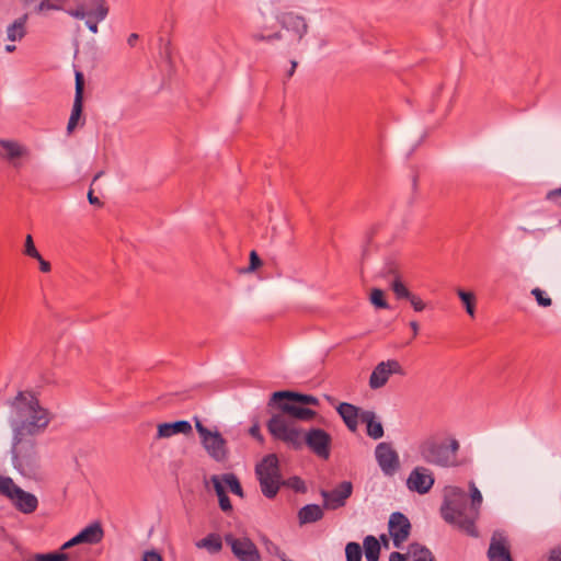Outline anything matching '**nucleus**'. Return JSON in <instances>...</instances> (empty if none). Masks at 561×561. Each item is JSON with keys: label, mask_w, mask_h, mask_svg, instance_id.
<instances>
[{"label": "nucleus", "mask_w": 561, "mask_h": 561, "mask_svg": "<svg viewBox=\"0 0 561 561\" xmlns=\"http://www.w3.org/2000/svg\"><path fill=\"white\" fill-rule=\"evenodd\" d=\"M266 427L274 439L287 444L294 450H300L306 444L319 458L327 460L330 457L332 437L322 428L312 427L302 436V432L295 426L294 422L283 414L272 415Z\"/></svg>", "instance_id": "obj_1"}, {"label": "nucleus", "mask_w": 561, "mask_h": 561, "mask_svg": "<svg viewBox=\"0 0 561 561\" xmlns=\"http://www.w3.org/2000/svg\"><path fill=\"white\" fill-rule=\"evenodd\" d=\"M9 424L13 435L36 436L43 433L51 421L50 412L41 405L34 392L24 390L8 402Z\"/></svg>", "instance_id": "obj_2"}, {"label": "nucleus", "mask_w": 561, "mask_h": 561, "mask_svg": "<svg viewBox=\"0 0 561 561\" xmlns=\"http://www.w3.org/2000/svg\"><path fill=\"white\" fill-rule=\"evenodd\" d=\"M460 444L456 438H439L431 436L419 444L417 451L421 459L439 468L459 466L458 451Z\"/></svg>", "instance_id": "obj_3"}, {"label": "nucleus", "mask_w": 561, "mask_h": 561, "mask_svg": "<svg viewBox=\"0 0 561 561\" xmlns=\"http://www.w3.org/2000/svg\"><path fill=\"white\" fill-rule=\"evenodd\" d=\"M36 436H12V462L14 468L30 479L41 474L42 461L37 447Z\"/></svg>", "instance_id": "obj_4"}, {"label": "nucleus", "mask_w": 561, "mask_h": 561, "mask_svg": "<svg viewBox=\"0 0 561 561\" xmlns=\"http://www.w3.org/2000/svg\"><path fill=\"white\" fill-rule=\"evenodd\" d=\"M469 510L466 492L454 486L442 506V516L447 523L457 525L467 535L477 537L478 530L474 524L477 517Z\"/></svg>", "instance_id": "obj_5"}, {"label": "nucleus", "mask_w": 561, "mask_h": 561, "mask_svg": "<svg viewBox=\"0 0 561 561\" xmlns=\"http://www.w3.org/2000/svg\"><path fill=\"white\" fill-rule=\"evenodd\" d=\"M255 477L262 494L266 499H274L283 486L278 457L275 454L264 456L255 466Z\"/></svg>", "instance_id": "obj_6"}, {"label": "nucleus", "mask_w": 561, "mask_h": 561, "mask_svg": "<svg viewBox=\"0 0 561 561\" xmlns=\"http://www.w3.org/2000/svg\"><path fill=\"white\" fill-rule=\"evenodd\" d=\"M195 428L208 455L216 461H225L228 457V449L222 435L218 431L211 432L205 427L198 417H195Z\"/></svg>", "instance_id": "obj_7"}, {"label": "nucleus", "mask_w": 561, "mask_h": 561, "mask_svg": "<svg viewBox=\"0 0 561 561\" xmlns=\"http://www.w3.org/2000/svg\"><path fill=\"white\" fill-rule=\"evenodd\" d=\"M385 274H392L394 276L390 286L397 299L409 300L416 312H421L425 309V302L419 296L412 294L402 283L394 263L387 264L385 267Z\"/></svg>", "instance_id": "obj_8"}, {"label": "nucleus", "mask_w": 561, "mask_h": 561, "mask_svg": "<svg viewBox=\"0 0 561 561\" xmlns=\"http://www.w3.org/2000/svg\"><path fill=\"white\" fill-rule=\"evenodd\" d=\"M225 541L230 546L233 556L238 560L261 561L259 549L250 538H237L232 534H227L225 536Z\"/></svg>", "instance_id": "obj_9"}, {"label": "nucleus", "mask_w": 561, "mask_h": 561, "mask_svg": "<svg viewBox=\"0 0 561 561\" xmlns=\"http://www.w3.org/2000/svg\"><path fill=\"white\" fill-rule=\"evenodd\" d=\"M391 375L404 376L405 371L397 359L380 362L371 371L369 387L374 390L383 387Z\"/></svg>", "instance_id": "obj_10"}, {"label": "nucleus", "mask_w": 561, "mask_h": 561, "mask_svg": "<svg viewBox=\"0 0 561 561\" xmlns=\"http://www.w3.org/2000/svg\"><path fill=\"white\" fill-rule=\"evenodd\" d=\"M375 457L382 473L392 477L400 468V459L390 443H379L375 449Z\"/></svg>", "instance_id": "obj_11"}, {"label": "nucleus", "mask_w": 561, "mask_h": 561, "mask_svg": "<svg viewBox=\"0 0 561 561\" xmlns=\"http://www.w3.org/2000/svg\"><path fill=\"white\" fill-rule=\"evenodd\" d=\"M388 529L392 538L393 546L396 548H401L403 542L407 541L410 536L411 523L403 513L394 512L389 517Z\"/></svg>", "instance_id": "obj_12"}, {"label": "nucleus", "mask_w": 561, "mask_h": 561, "mask_svg": "<svg viewBox=\"0 0 561 561\" xmlns=\"http://www.w3.org/2000/svg\"><path fill=\"white\" fill-rule=\"evenodd\" d=\"M433 472L425 467H415L409 474L407 486L419 494L427 493L434 485Z\"/></svg>", "instance_id": "obj_13"}, {"label": "nucleus", "mask_w": 561, "mask_h": 561, "mask_svg": "<svg viewBox=\"0 0 561 561\" xmlns=\"http://www.w3.org/2000/svg\"><path fill=\"white\" fill-rule=\"evenodd\" d=\"M11 500L14 507L23 514H32L37 510L38 500L37 497L21 489L19 485L13 483L10 495H7Z\"/></svg>", "instance_id": "obj_14"}, {"label": "nucleus", "mask_w": 561, "mask_h": 561, "mask_svg": "<svg viewBox=\"0 0 561 561\" xmlns=\"http://www.w3.org/2000/svg\"><path fill=\"white\" fill-rule=\"evenodd\" d=\"M353 485L348 481L341 482L332 491H321L325 508L336 510L345 505V501L352 495Z\"/></svg>", "instance_id": "obj_15"}, {"label": "nucleus", "mask_w": 561, "mask_h": 561, "mask_svg": "<svg viewBox=\"0 0 561 561\" xmlns=\"http://www.w3.org/2000/svg\"><path fill=\"white\" fill-rule=\"evenodd\" d=\"M108 11V7H104L102 3L93 12L89 13L81 10H65L70 16L77 20H84L87 27L94 34L98 33V24L106 19Z\"/></svg>", "instance_id": "obj_16"}, {"label": "nucleus", "mask_w": 561, "mask_h": 561, "mask_svg": "<svg viewBox=\"0 0 561 561\" xmlns=\"http://www.w3.org/2000/svg\"><path fill=\"white\" fill-rule=\"evenodd\" d=\"M76 92L75 100L71 110V114L68 121L67 130L68 133H72V130L78 125V122L82 115L83 111V91H84V78L83 75L79 71L76 72Z\"/></svg>", "instance_id": "obj_17"}, {"label": "nucleus", "mask_w": 561, "mask_h": 561, "mask_svg": "<svg viewBox=\"0 0 561 561\" xmlns=\"http://www.w3.org/2000/svg\"><path fill=\"white\" fill-rule=\"evenodd\" d=\"M277 20L283 28L293 32L297 36V42H300L308 32L305 18L293 12L283 13L277 16Z\"/></svg>", "instance_id": "obj_18"}, {"label": "nucleus", "mask_w": 561, "mask_h": 561, "mask_svg": "<svg viewBox=\"0 0 561 561\" xmlns=\"http://www.w3.org/2000/svg\"><path fill=\"white\" fill-rule=\"evenodd\" d=\"M289 401L293 403H300V404H309V405H318L319 400L311 396V394H304L298 393L294 391H276L272 394L268 401V405H274V403H278L280 401Z\"/></svg>", "instance_id": "obj_19"}, {"label": "nucleus", "mask_w": 561, "mask_h": 561, "mask_svg": "<svg viewBox=\"0 0 561 561\" xmlns=\"http://www.w3.org/2000/svg\"><path fill=\"white\" fill-rule=\"evenodd\" d=\"M271 408H276L280 410L284 414H288L295 420L301 421H310L316 417L317 412L309 408L298 407L289 401H280L278 403H274V405H270Z\"/></svg>", "instance_id": "obj_20"}, {"label": "nucleus", "mask_w": 561, "mask_h": 561, "mask_svg": "<svg viewBox=\"0 0 561 561\" xmlns=\"http://www.w3.org/2000/svg\"><path fill=\"white\" fill-rule=\"evenodd\" d=\"M489 561H513L510 547L505 537L496 538L494 535L488 549Z\"/></svg>", "instance_id": "obj_21"}, {"label": "nucleus", "mask_w": 561, "mask_h": 561, "mask_svg": "<svg viewBox=\"0 0 561 561\" xmlns=\"http://www.w3.org/2000/svg\"><path fill=\"white\" fill-rule=\"evenodd\" d=\"M192 433V425L188 421L180 420L158 425L156 439L169 438L176 434L188 435Z\"/></svg>", "instance_id": "obj_22"}, {"label": "nucleus", "mask_w": 561, "mask_h": 561, "mask_svg": "<svg viewBox=\"0 0 561 561\" xmlns=\"http://www.w3.org/2000/svg\"><path fill=\"white\" fill-rule=\"evenodd\" d=\"M360 410L356 405L347 402H341L336 407V412L343 420L344 424L351 432H356L358 426V420H360Z\"/></svg>", "instance_id": "obj_23"}, {"label": "nucleus", "mask_w": 561, "mask_h": 561, "mask_svg": "<svg viewBox=\"0 0 561 561\" xmlns=\"http://www.w3.org/2000/svg\"><path fill=\"white\" fill-rule=\"evenodd\" d=\"M360 422L366 424L367 435L373 439H379L383 436L385 431L380 421H377L376 413L370 410L360 412Z\"/></svg>", "instance_id": "obj_24"}, {"label": "nucleus", "mask_w": 561, "mask_h": 561, "mask_svg": "<svg viewBox=\"0 0 561 561\" xmlns=\"http://www.w3.org/2000/svg\"><path fill=\"white\" fill-rule=\"evenodd\" d=\"M0 147L4 150L2 157L13 162L15 167L16 159L28 154V149L15 140L0 139Z\"/></svg>", "instance_id": "obj_25"}, {"label": "nucleus", "mask_w": 561, "mask_h": 561, "mask_svg": "<svg viewBox=\"0 0 561 561\" xmlns=\"http://www.w3.org/2000/svg\"><path fill=\"white\" fill-rule=\"evenodd\" d=\"M81 543L95 545L104 537V530L99 522H94L77 534Z\"/></svg>", "instance_id": "obj_26"}, {"label": "nucleus", "mask_w": 561, "mask_h": 561, "mask_svg": "<svg viewBox=\"0 0 561 561\" xmlns=\"http://www.w3.org/2000/svg\"><path fill=\"white\" fill-rule=\"evenodd\" d=\"M28 20V14L24 13L16 20H14L7 27V38L11 42L21 41L26 35V22Z\"/></svg>", "instance_id": "obj_27"}, {"label": "nucleus", "mask_w": 561, "mask_h": 561, "mask_svg": "<svg viewBox=\"0 0 561 561\" xmlns=\"http://www.w3.org/2000/svg\"><path fill=\"white\" fill-rule=\"evenodd\" d=\"M323 517V511L318 504H307L298 512L300 524H310L320 520Z\"/></svg>", "instance_id": "obj_28"}, {"label": "nucleus", "mask_w": 561, "mask_h": 561, "mask_svg": "<svg viewBox=\"0 0 561 561\" xmlns=\"http://www.w3.org/2000/svg\"><path fill=\"white\" fill-rule=\"evenodd\" d=\"M364 552L367 561H378L380 558L381 546L377 538L368 535L363 541Z\"/></svg>", "instance_id": "obj_29"}, {"label": "nucleus", "mask_w": 561, "mask_h": 561, "mask_svg": "<svg viewBox=\"0 0 561 561\" xmlns=\"http://www.w3.org/2000/svg\"><path fill=\"white\" fill-rule=\"evenodd\" d=\"M197 548H204L209 553H218L222 549V540L218 534H209L196 542Z\"/></svg>", "instance_id": "obj_30"}, {"label": "nucleus", "mask_w": 561, "mask_h": 561, "mask_svg": "<svg viewBox=\"0 0 561 561\" xmlns=\"http://www.w3.org/2000/svg\"><path fill=\"white\" fill-rule=\"evenodd\" d=\"M409 553L412 556V561H435L432 551L419 542L409 545Z\"/></svg>", "instance_id": "obj_31"}, {"label": "nucleus", "mask_w": 561, "mask_h": 561, "mask_svg": "<svg viewBox=\"0 0 561 561\" xmlns=\"http://www.w3.org/2000/svg\"><path fill=\"white\" fill-rule=\"evenodd\" d=\"M211 482L214 484L215 492L218 496L219 506L224 512H230L232 510V505L229 496L227 495L220 479L217 476H213Z\"/></svg>", "instance_id": "obj_32"}, {"label": "nucleus", "mask_w": 561, "mask_h": 561, "mask_svg": "<svg viewBox=\"0 0 561 561\" xmlns=\"http://www.w3.org/2000/svg\"><path fill=\"white\" fill-rule=\"evenodd\" d=\"M470 489V497H471V505H470V512H472V515L478 517L479 516V510L482 504V494L479 491V489L476 486L474 482L469 483Z\"/></svg>", "instance_id": "obj_33"}, {"label": "nucleus", "mask_w": 561, "mask_h": 561, "mask_svg": "<svg viewBox=\"0 0 561 561\" xmlns=\"http://www.w3.org/2000/svg\"><path fill=\"white\" fill-rule=\"evenodd\" d=\"M458 297L462 301V304L466 307V311L470 317H474L476 312V297L472 293L465 291L462 289H459L457 291Z\"/></svg>", "instance_id": "obj_34"}, {"label": "nucleus", "mask_w": 561, "mask_h": 561, "mask_svg": "<svg viewBox=\"0 0 561 561\" xmlns=\"http://www.w3.org/2000/svg\"><path fill=\"white\" fill-rule=\"evenodd\" d=\"M65 0H42L35 8L37 13L62 10Z\"/></svg>", "instance_id": "obj_35"}, {"label": "nucleus", "mask_w": 561, "mask_h": 561, "mask_svg": "<svg viewBox=\"0 0 561 561\" xmlns=\"http://www.w3.org/2000/svg\"><path fill=\"white\" fill-rule=\"evenodd\" d=\"M346 561H362L363 550L359 543L351 541L345 546Z\"/></svg>", "instance_id": "obj_36"}, {"label": "nucleus", "mask_w": 561, "mask_h": 561, "mask_svg": "<svg viewBox=\"0 0 561 561\" xmlns=\"http://www.w3.org/2000/svg\"><path fill=\"white\" fill-rule=\"evenodd\" d=\"M222 480L228 485V488L230 489V491L233 494H236V495H238L240 497H243V490H242L240 481L236 477V474H233V473H225L222 476Z\"/></svg>", "instance_id": "obj_37"}, {"label": "nucleus", "mask_w": 561, "mask_h": 561, "mask_svg": "<svg viewBox=\"0 0 561 561\" xmlns=\"http://www.w3.org/2000/svg\"><path fill=\"white\" fill-rule=\"evenodd\" d=\"M30 561H69V554L62 551L37 553Z\"/></svg>", "instance_id": "obj_38"}, {"label": "nucleus", "mask_w": 561, "mask_h": 561, "mask_svg": "<svg viewBox=\"0 0 561 561\" xmlns=\"http://www.w3.org/2000/svg\"><path fill=\"white\" fill-rule=\"evenodd\" d=\"M283 486H287L298 493H305L307 491L305 481L297 476L290 477L286 480L283 479Z\"/></svg>", "instance_id": "obj_39"}, {"label": "nucleus", "mask_w": 561, "mask_h": 561, "mask_svg": "<svg viewBox=\"0 0 561 561\" xmlns=\"http://www.w3.org/2000/svg\"><path fill=\"white\" fill-rule=\"evenodd\" d=\"M100 3H102L104 7H108L106 0H82L78 2L76 8L72 10H81L89 13L93 12Z\"/></svg>", "instance_id": "obj_40"}, {"label": "nucleus", "mask_w": 561, "mask_h": 561, "mask_svg": "<svg viewBox=\"0 0 561 561\" xmlns=\"http://www.w3.org/2000/svg\"><path fill=\"white\" fill-rule=\"evenodd\" d=\"M371 304L380 309H388L389 305L385 298V294L381 289L374 288L370 294Z\"/></svg>", "instance_id": "obj_41"}, {"label": "nucleus", "mask_w": 561, "mask_h": 561, "mask_svg": "<svg viewBox=\"0 0 561 561\" xmlns=\"http://www.w3.org/2000/svg\"><path fill=\"white\" fill-rule=\"evenodd\" d=\"M23 253L32 259H41V253L37 251L31 234L25 238Z\"/></svg>", "instance_id": "obj_42"}, {"label": "nucleus", "mask_w": 561, "mask_h": 561, "mask_svg": "<svg viewBox=\"0 0 561 561\" xmlns=\"http://www.w3.org/2000/svg\"><path fill=\"white\" fill-rule=\"evenodd\" d=\"M252 39L254 42H273V41H279L283 38V35L280 32H275L272 34L265 35L263 32L253 33L251 35Z\"/></svg>", "instance_id": "obj_43"}, {"label": "nucleus", "mask_w": 561, "mask_h": 561, "mask_svg": "<svg viewBox=\"0 0 561 561\" xmlns=\"http://www.w3.org/2000/svg\"><path fill=\"white\" fill-rule=\"evenodd\" d=\"M531 295L536 298L537 304L541 307H549L552 304L551 298L546 296V293L538 287L531 290Z\"/></svg>", "instance_id": "obj_44"}, {"label": "nucleus", "mask_w": 561, "mask_h": 561, "mask_svg": "<svg viewBox=\"0 0 561 561\" xmlns=\"http://www.w3.org/2000/svg\"><path fill=\"white\" fill-rule=\"evenodd\" d=\"M14 481L10 477L0 476V494L5 496L10 495V490Z\"/></svg>", "instance_id": "obj_45"}, {"label": "nucleus", "mask_w": 561, "mask_h": 561, "mask_svg": "<svg viewBox=\"0 0 561 561\" xmlns=\"http://www.w3.org/2000/svg\"><path fill=\"white\" fill-rule=\"evenodd\" d=\"M261 265H262V260L260 259L257 253L255 251H251V253H250V264H249V267L247 268V272H253L257 267H260Z\"/></svg>", "instance_id": "obj_46"}, {"label": "nucleus", "mask_w": 561, "mask_h": 561, "mask_svg": "<svg viewBox=\"0 0 561 561\" xmlns=\"http://www.w3.org/2000/svg\"><path fill=\"white\" fill-rule=\"evenodd\" d=\"M546 198L558 206H561V186L559 188L549 191Z\"/></svg>", "instance_id": "obj_47"}, {"label": "nucleus", "mask_w": 561, "mask_h": 561, "mask_svg": "<svg viewBox=\"0 0 561 561\" xmlns=\"http://www.w3.org/2000/svg\"><path fill=\"white\" fill-rule=\"evenodd\" d=\"M142 561H162V557L158 551L149 550L144 553Z\"/></svg>", "instance_id": "obj_48"}, {"label": "nucleus", "mask_w": 561, "mask_h": 561, "mask_svg": "<svg viewBox=\"0 0 561 561\" xmlns=\"http://www.w3.org/2000/svg\"><path fill=\"white\" fill-rule=\"evenodd\" d=\"M249 433L252 437H254L255 439H257L259 442H263V436L261 434V430H260V426L259 424H254L250 427L249 430Z\"/></svg>", "instance_id": "obj_49"}, {"label": "nucleus", "mask_w": 561, "mask_h": 561, "mask_svg": "<svg viewBox=\"0 0 561 561\" xmlns=\"http://www.w3.org/2000/svg\"><path fill=\"white\" fill-rule=\"evenodd\" d=\"M81 543V541L79 540V537L78 535H76L75 537H72L70 540L66 541L61 548H60V551H64V550H67L76 545H79Z\"/></svg>", "instance_id": "obj_50"}, {"label": "nucleus", "mask_w": 561, "mask_h": 561, "mask_svg": "<svg viewBox=\"0 0 561 561\" xmlns=\"http://www.w3.org/2000/svg\"><path fill=\"white\" fill-rule=\"evenodd\" d=\"M88 201L91 205H94L98 207H101L103 205L102 202L100 201V198L94 195L92 188H90V191L88 192Z\"/></svg>", "instance_id": "obj_51"}, {"label": "nucleus", "mask_w": 561, "mask_h": 561, "mask_svg": "<svg viewBox=\"0 0 561 561\" xmlns=\"http://www.w3.org/2000/svg\"><path fill=\"white\" fill-rule=\"evenodd\" d=\"M39 263V270L43 273H48L51 270V265L48 261L44 260V257L41 255V259H36Z\"/></svg>", "instance_id": "obj_52"}, {"label": "nucleus", "mask_w": 561, "mask_h": 561, "mask_svg": "<svg viewBox=\"0 0 561 561\" xmlns=\"http://www.w3.org/2000/svg\"><path fill=\"white\" fill-rule=\"evenodd\" d=\"M548 561H561V549H552L549 552Z\"/></svg>", "instance_id": "obj_53"}, {"label": "nucleus", "mask_w": 561, "mask_h": 561, "mask_svg": "<svg viewBox=\"0 0 561 561\" xmlns=\"http://www.w3.org/2000/svg\"><path fill=\"white\" fill-rule=\"evenodd\" d=\"M389 561H407V556L401 552L393 551L389 556Z\"/></svg>", "instance_id": "obj_54"}, {"label": "nucleus", "mask_w": 561, "mask_h": 561, "mask_svg": "<svg viewBox=\"0 0 561 561\" xmlns=\"http://www.w3.org/2000/svg\"><path fill=\"white\" fill-rule=\"evenodd\" d=\"M139 39V35L137 33H131L128 38H127V44L130 46V47H134L136 45V43L138 42Z\"/></svg>", "instance_id": "obj_55"}, {"label": "nucleus", "mask_w": 561, "mask_h": 561, "mask_svg": "<svg viewBox=\"0 0 561 561\" xmlns=\"http://www.w3.org/2000/svg\"><path fill=\"white\" fill-rule=\"evenodd\" d=\"M410 328L413 331V337H416V335L419 334V329H420L419 323L416 321H411Z\"/></svg>", "instance_id": "obj_56"}, {"label": "nucleus", "mask_w": 561, "mask_h": 561, "mask_svg": "<svg viewBox=\"0 0 561 561\" xmlns=\"http://www.w3.org/2000/svg\"><path fill=\"white\" fill-rule=\"evenodd\" d=\"M291 66L289 68V71L287 72V77L290 78L294 73H295V70L297 68V61L296 60H291Z\"/></svg>", "instance_id": "obj_57"}, {"label": "nucleus", "mask_w": 561, "mask_h": 561, "mask_svg": "<svg viewBox=\"0 0 561 561\" xmlns=\"http://www.w3.org/2000/svg\"><path fill=\"white\" fill-rule=\"evenodd\" d=\"M291 66L289 68V71L287 72V77L290 78L294 73H295V70L297 68V61L296 60H291Z\"/></svg>", "instance_id": "obj_58"}, {"label": "nucleus", "mask_w": 561, "mask_h": 561, "mask_svg": "<svg viewBox=\"0 0 561 561\" xmlns=\"http://www.w3.org/2000/svg\"><path fill=\"white\" fill-rule=\"evenodd\" d=\"M417 182H419L417 174H413V176H412V187H413L414 191H416V188H417Z\"/></svg>", "instance_id": "obj_59"}, {"label": "nucleus", "mask_w": 561, "mask_h": 561, "mask_svg": "<svg viewBox=\"0 0 561 561\" xmlns=\"http://www.w3.org/2000/svg\"><path fill=\"white\" fill-rule=\"evenodd\" d=\"M16 49L15 45H7L5 50L8 53H13Z\"/></svg>", "instance_id": "obj_60"}, {"label": "nucleus", "mask_w": 561, "mask_h": 561, "mask_svg": "<svg viewBox=\"0 0 561 561\" xmlns=\"http://www.w3.org/2000/svg\"><path fill=\"white\" fill-rule=\"evenodd\" d=\"M380 538H381V540H382L383 546H385L386 548H388V547H389V541H388L387 537H386L385 535H382Z\"/></svg>", "instance_id": "obj_61"}, {"label": "nucleus", "mask_w": 561, "mask_h": 561, "mask_svg": "<svg viewBox=\"0 0 561 561\" xmlns=\"http://www.w3.org/2000/svg\"><path fill=\"white\" fill-rule=\"evenodd\" d=\"M103 173H104L103 171L98 172V173L94 175V178H93L92 184H93L95 181H98V180L103 175Z\"/></svg>", "instance_id": "obj_62"}, {"label": "nucleus", "mask_w": 561, "mask_h": 561, "mask_svg": "<svg viewBox=\"0 0 561 561\" xmlns=\"http://www.w3.org/2000/svg\"><path fill=\"white\" fill-rule=\"evenodd\" d=\"M275 547H277V546H276V545H274V543H271V546H270V547H267L268 552H270V553H274V554H275Z\"/></svg>", "instance_id": "obj_63"}, {"label": "nucleus", "mask_w": 561, "mask_h": 561, "mask_svg": "<svg viewBox=\"0 0 561 561\" xmlns=\"http://www.w3.org/2000/svg\"><path fill=\"white\" fill-rule=\"evenodd\" d=\"M24 5H28L31 4L32 2H34V0H20Z\"/></svg>", "instance_id": "obj_64"}]
</instances>
